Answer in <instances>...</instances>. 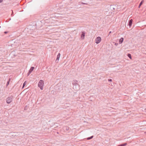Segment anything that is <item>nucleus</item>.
Masks as SVG:
<instances>
[{
    "instance_id": "b1692460",
    "label": "nucleus",
    "mask_w": 146,
    "mask_h": 146,
    "mask_svg": "<svg viewBox=\"0 0 146 146\" xmlns=\"http://www.w3.org/2000/svg\"><path fill=\"white\" fill-rule=\"evenodd\" d=\"M111 33V31H110V32H109V33L110 34Z\"/></svg>"
},
{
    "instance_id": "f257e3e1",
    "label": "nucleus",
    "mask_w": 146,
    "mask_h": 146,
    "mask_svg": "<svg viewBox=\"0 0 146 146\" xmlns=\"http://www.w3.org/2000/svg\"><path fill=\"white\" fill-rule=\"evenodd\" d=\"M72 84L74 86H73V89L76 91L78 90L79 88V86L78 84V81L77 80H74L72 82Z\"/></svg>"
},
{
    "instance_id": "6ab92c4d",
    "label": "nucleus",
    "mask_w": 146,
    "mask_h": 146,
    "mask_svg": "<svg viewBox=\"0 0 146 146\" xmlns=\"http://www.w3.org/2000/svg\"><path fill=\"white\" fill-rule=\"evenodd\" d=\"M12 14H11V15L12 16H13V10H12Z\"/></svg>"
},
{
    "instance_id": "0eeeda50",
    "label": "nucleus",
    "mask_w": 146,
    "mask_h": 146,
    "mask_svg": "<svg viewBox=\"0 0 146 146\" xmlns=\"http://www.w3.org/2000/svg\"><path fill=\"white\" fill-rule=\"evenodd\" d=\"M34 67H31L29 71V74H30L34 70Z\"/></svg>"
},
{
    "instance_id": "4be33fe9",
    "label": "nucleus",
    "mask_w": 146,
    "mask_h": 146,
    "mask_svg": "<svg viewBox=\"0 0 146 146\" xmlns=\"http://www.w3.org/2000/svg\"><path fill=\"white\" fill-rule=\"evenodd\" d=\"M67 128H66V129H67V130H68V127H67Z\"/></svg>"
},
{
    "instance_id": "20e7f679",
    "label": "nucleus",
    "mask_w": 146,
    "mask_h": 146,
    "mask_svg": "<svg viewBox=\"0 0 146 146\" xmlns=\"http://www.w3.org/2000/svg\"><path fill=\"white\" fill-rule=\"evenodd\" d=\"M82 34L81 35V38L82 40H84V37L86 33L84 31H82L81 32Z\"/></svg>"
},
{
    "instance_id": "7ed1b4c3",
    "label": "nucleus",
    "mask_w": 146,
    "mask_h": 146,
    "mask_svg": "<svg viewBox=\"0 0 146 146\" xmlns=\"http://www.w3.org/2000/svg\"><path fill=\"white\" fill-rule=\"evenodd\" d=\"M101 38L100 36H98L96 38L95 42L97 44H98L101 42Z\"/></svg>"
},
{
    "instance_id": "1a4fd4ad",
    "label": "nucleus",
    "mask_w": 146,
    "mask_h": 146,
    "mask_svg": "<svg viewBox=\"0 0 146 146\" xmlns=\"http://www.w3.org/2000/svg\"><path fill=\"white\" fill-rule=\"evenodd\" d=\"M60 53H58V55L57 56V58H56V61L57 60H59V58H60Z\"/></svg>"
},
{
    "instance_id": "dca6fc26",
    "label": "nucleus",
    "mask_w": 146,
    "mask_h": 146,
    "mask_svg": "<svg viewBox=\"0 0 146 146\" xmlns=\"http://www.w3.org/2000/svg\"><path fill=\"white\" fill-rule=\"evenodd\" d=\"M114 44L116 46H117L118 45V44L117 43H114Z\"/></svg>"
},
{
    "instance_id": "f8f14e48",
    "label": "nucleus",
    "mask_w": 146,
    "mask_h": 146,
    "mask_svg": "<svg viewBox=\"0 0 146 146\" xmlns=\"http://www.w3.org/2000/svg\"><path fill=\"white\" fill-rule=\"evenodd\" d=\"M143 1H141V3H140L139 5V8L140 7L141 5L143 3Z\"/></svg>"
},
{
    "instance_id": "2eb2a0df",
    "label": "nucleus",
    "mask_w": 146,
    "mask_h": 146,
    "mask_svg": "<svg viewBox=\"0 0 146 146\" xmlns=\"http://www.w3.org/2000/svg\"><path fill=\"white\" fill-rule=\"evenodd\" d=\"M93 137V136H92L90 137H88L87 138V140H89V139H92V138Z\"/></svg>"
},
{
    "instance_id": "f3484780",
    "label": "nucleus",
    "mask_w": 146,
    "mask_h": 146,
    "mask_svg": "<svg viewBox=\"0 0 146 146\" xmlns=\"http://www.w3.org/2000/svg\"><path fill=\"white\" fill-rule=\"evenodd\" d=\"M108 81L109 82H112V79H108Z\"/></svg>"
},
{
    "instance_id": "423d86ee",
    "label": "nucleus",
    "mask_w": 146,
    "mask_h": 146,
    "mask_svg": "<svg viewBox=\"0 0 146 146\" xmlns=\"http://www.w3.org/2000/svg\"><path fill=\"white\" fill-rule=\"evenodd\" d=\"M123 38L122 37L121 38H120V39L119 40V44H121L123 42Z\"/></svg>"
},
{
    "instance_id": "9b49d317",
    "label": "nucleus",
    "mask_w": 146,
    "mask_h": 146,
    "mask_svg": "<svg viewBox=\"0 0 146 146\" xmlns=\"http://www.w3.org/2000/svg\"><path fill=\"white\" fill-rule=\"evenodd\" d=\"M127 144L126 143H125L123 144L119 145L117 146H125L127 145Z\"/></svg>"
},
{
    "instance_id": "39448f33",
    "label": "nucleus",
    "mask_w": 146,
    "mask_h": 146,
    "mask_svg": "<svg viewBox=\"0 0 146 146\" xmlns=\"http://www.w3.org/2000/svg\"><path fill=\"white\" fill-rule=\"evenodd\" d=\"M12 101V97H8L6 99V102L8 104H10Z\"/></svg>"
},
{
    "instance_id": "6e6552de",
    "label": "nucleus",
    "mask_w": 146,
    "mask_h": 146,
    "mask_svg": "<svg viewBox=\"0 0 146 146\" xmlns=\"http://www.w3.org/2000/svg\"><path fill=\"white\" fill-rule=\"evenodd\" d=\"M132 22H133V20L132 19H131V20H130L129 22V26L130 27L132 25Z\"/></svg>"
},
{
    "instance_id": "f03ea898",
    "label": "nucleus",
    "mask_w": 146,
    "mask_h": 146,
    "mask_svg": "<svg viewBox=\"0 0 146 146\" xmlns=\"http://www.w3.org/2000/svg\"><path fill=\"white\" fill-rule=\"evenodd\" d=\"M44 85V81L42 80H40L38 84V86L42 90H43Z\"/></svg>"
},
{
    "instance_id": "4468645a",
    "label": "nucleus",
    "mask_w": 146,
    "mask_h": 146,
    "mask_svg": "<svg viewBox=\"0 0 146 146\" xmlns=\"http://www.w3.org/2000/svg\"><path fill=\"white\" fill-rule=\"evenodd\" d=\"M26 84H27V82H26V81H25V82L23 83V88L25 86V85Z\"/></svg>"
},
{
    "instance_id": "5701e85b",
    "label": "nucleus",
    "mask_w": 146,
    "mask_h": 146,
    "mask_svg": "<svg viewBox=\"0 0 146 146\" xmlns=\"http://www.w3.org/2000/svg\"><path fill=\"white\" fill-rule=\"evenodd\" d=\"M30 74H29V72H28V75H29Z\"/></svg>"
},
{
    "instance_id": "412c9836",
    "label": "nucleus",
    "mask_w": 146,
    "mask_h": 146,
    "mask_svg": "<svg viewBox=\"0 0 146 146\" xmlns=\"http://www.w3.org/2000/svg\"><path fill=\"white\" fill-rule=\"evenodd\" d=\"M3 1V0H0V3L2 2Z\"/></svg>"
},
{
    "instance_id": "aec40b11",
    "label": "nucleus",
    "mask_w": 146,
    "mask_h": 146,
    "mask_svg": "<svg viewBox=\"0 0 146 146\" xmlns=\"http://www.w3.org/2000/svg\"><path fill=\"white\" fill-rule=\"evenodd\" d=\"M8 33V32H7V31H5L4 32V33L5 34H7Z\"/></svg>"
},
{
    "instance_id": "ddd939ff",
    "label": "nucleus",
    "mask_w": 146,
    "mask_h": 146,
    "mask_svg": "<svg viewBox=\"0 0 146 146\" xmlns=\"http://www.w3.org/2000/svg\"><path fill=\"white\" fill-rule=\"evenodd\" d=\"M10 80H11V79L10 78L9 79L8 81L7 82V84H6L7 86H8L9 85V82L10 81Z\"/></svg>"
},
{
    "instance_id": "a211bd4d",
    "label": "nucleus",
    "mask_w": 146,
    "mask_h": 146,
    "mask_svg": "<svg viewBox=\"0 0 146 146\" xmlns=\"http://www.w3.org/2000/svg\"><path fill=\"white\" fill-rule=\"evenodd\" d=\"M81 3L82 4H86L87 5V3H83V2H82Z\"/></svg>"
},
{
    "instance_id": "9d476101",
    "label": "nucleus",
    "mask_w": 146,
    "mask_h": 146,
    "mask_svg": "<svg viewBox=\"0 0 146 146\" xmlns=\"http://www.w3.org/2000/svg\"><path fill=\"white\" fill-rule=\"evenodd\" d=\"M127 56L130 59H132L131 55L130 54H128L127 55Z\"/></svg>"
}]
</instances>
